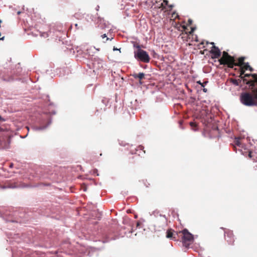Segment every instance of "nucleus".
<instances>
[{
    "mask_svg": "<svg viewBox=\"0 0 257 257\" xmlns=\"http://www.w3.org/2000/svg\"><path fill=\"white\" fill-rule=\"evenodd\" d=\"M255 98L257 99V94L255 95ZM240 100L245 106H252L257 105V102L254 100L252 95L248 92L242 93L240 96Z\"/></svg>",
    "mask_w": 257,
    "mask_h": 257,
    "instance_id": "nucleus-1",
    "label": "nucleus"
},
{
    "mask_svg": "<svg viewBox=\"0 0 257 257\" xmlns=\"http://www.w3.org/2000/svg\"><path fill=\"white\" fill-rule=\"evenodd\" d=\"M181 232L182 234V240L183 245L186 248H189L190 245L193 242L194 239L193 234L190 233L186 228L183 229Z\"/></svg>",
    "mask_w": 257,
    "mask_h": 257,
    "instance_id": "nucleus-2",
    "label": "nucleus"
},
{
    "mask_svg": "<svg viewBox=\"0 0 257 257\" xmlns=\"http://www.w3.org/2000/svg\"><path fill=\"white\" fill-rule=\"evenodd\" d=\"M134 58L139 62L143 63H149L150 61V57L148 53L144 50L138 52H134Z\"/></svg>",
    "mask_w": 257,
    "mask_h": 257,
    "instance_id": "nucleus-3",
    "label": "nucleus"
},
{
    "mask_svg": "<svg viewBox=\"0 0 257 257\" xmlns=\"http://www.w3.org/2000/svg\"><path fill=\"white\" fill-rule=\"evenodd\" d=\"M52 118L49 117L45 120H44L40 126H36L33 127L35 131H41L45 130L52 123Z\"/></svg>",
    "mask_w": 257,
    "mask_h": 257,
    "instance_id": "nucleus-4",
    "label": "nucleus"
},
{
    "mask_svg": "<svg viewBox=\"0 0 257 257\" xmlns=\"http://www.w3.org/2000/svg\"><path fill=\"white\" fill-rule=\"evenodd\" d=\"M93 65L97 69L102 68L105 64L103 60L98 56H95L93 59Z\"/></svg>",
    "mask_w": 257,
    "mask_h": 257,
    "instance_id": "nucleus-5",
    "label": "nucleus"
},
{
    "mask_svg": "<svg viewBox=\"0 0 257 257\" xmlns=\"http://www.w3.org/2000/svg\"><path fill=\"white\" fill-rule=\"evenodd\" d=\"M210 53L211 55L212 59H216L219 58L221 55V51L219 48L216 46H212L210 50Z\"/></svg>",
    "mask_w": 257,
    "mask_h": 257,
    "instance_id": "nucleus-6",
    "label": "nucleus"
},
{
    "mask_svg": "<svg viewBox=\"0 0 257 257\" xmlns=\"http://www.w3.org/2000/svg\"><path fill=\"white\" fill-rule=\"evenodd\" d=\"M224 236L225 240L227 241L229 244H233L234 237L232 231L227 230V231H224Z\"/></svg>",
    "mask_w": 257,
    "mask_h": 257,
    "instance_id": "nucleus-7",
    "label": "nucleus"
},
{
    "mask_svg": "<svg viewBox=\"0 0 257 257\" xmlns=\"http://www.w3.org/2000/svg\"><path fill=\"white\" fill-rule=\"evenodd\" d=\"M222 54L224 57L220 58L219 61L220 64L224 65L226 64L229 61V59L231 57L228 54L227 52L225 51H223L222 52Z\"/></svg>",
    "mask_w": 257,
    "mask_h": 257,
    "instance_id": "nucleus-8",
    "label": "nucleus"
},
{
    "mask_svg": "<svg viewBox=\"0 0 257 257\" xmlns=\"http://www.w3.org/2000/svg\"><path fill=\"white\" fill-rule=\"evenodd\" d=\"M204 123L205 125L208 127H211L214 130H218V127L215 124H212L213 118L211 116H210L209 118H208L204 120Z\"/></svg>",
    "mask_w": 257,
    "mask_h": 257,
    "instance_id": "nucleus-9",
    "label": "nucleus"
},
{
    "mask_svg": "<svg viewBox=\"0 0 257 257\" xmlns=\"http://www.w3.org/2000/svg\"><path fill=\"white\" fill-rule=\"evenodd\" d=\"M176 235H178L177 232H174V231L172 229H168L166 232V237L168 238L175 240Z\"/></svg>",
    "mask_w": 257,
    "mask_h": 257,
    "instance_id": "nucleus-10",
    "label": "nucleus"
},
{
    "mask_svg": "<svg viewBox=\"0 0 257 257\" xmlns=\"http://www.w3.org/2000/svg\"><path fill=\"white\" fill-rule=\"evenodd\" d=\"M134 78L138 79L139 80H142L145 78V74L143 72H140L139 73H134L131 74Z\"/></svg>",
    "mask_w": 257,
    "mask_h": 257,
    "instance_id": "nucleus-11",
    "label": "nucleus"
},
{
    "mask_svg": "<svg viewBox=\"0 0 257 257\" xmlns=\"http://www.w3.org/2000/svg\"><path fill=\"white\" fill-rule=\"evenodd\" d=\"M94 49H95V47H91L90 48H88L86 49L85 52H84V56H93V53H94V52H92V50H94Z\"/></svg>",
    "mask_w": 257,
    "mask_h": 257,
    "instance_id": "nucleus-12",
    "label": "nucleus"
},
{
    "mask_svg": "<svg viewBox=\"0 0 257 257\" xmlns=\"http://www.w3.org/2000/svg\"><path fill=\"white\" fill-rule=\"evenodd\" d=\"M132 43L133 44V47L136 49V50H135L134 52H138L139 51L143 50V49H142L143 46L134 41H132Z\"/></svg>",
    "mask_w": 257,
    "mask_h": 257,
    "instance_id": "nucleus-13",
    "label": "nucleus"
},
{
    "mask_svg": "<svg viewBox=\"0 0 257 257\" xmlns=\"http://www.w3.org/2000/svg\"><path fill=\"white\" fill-rule=\"evenodd\" d=\"M132 43L133 44V47L136 49V50H135L134 52H138L139 51L143 50V49H142L143 46L134 41H132Z\"/></svg>",
    "mask_w": 257,
    "mask_h": 257,
    "instance_id": "nucleus-14",
    "label": "nucleus"
},
{
    "mask_svg": "<svg viewBox=\"0 0 257 257\" xmlns=\"http://www.w3.org/2000/svg\"><path fill=\"white\" fill-rule=\"evenodd\" d=\"M242 71H244V70H241V72H242ZM242 76H244V77H249L251 76L252 77V78L254 79V82L257 81V74H256L255 73H246V74H245L244 73V74H242Z\"/></svg>",
    "mask_w": 257,
    "mask_h": 257,
    "instance_id": "nucleus-15",
    "label": "nucleus"
},
{
    "mask_svg": "<svg viewBox=\"0 0 257 257\" xmlns=\"http://www.w3.org/2000/svg\"><path fill=\"white\" fill-rule=\"evenodd\" d=\"M242 74H244V71H242V72H240V75L239 76V77L240 78V80H241V81H242L243 82V83L247 84V85H250L251 83H252V81H250L249 80H248L247 79H246L245 78V77H244V76H242Z\"/></svg>",
    "mask_w": 257,
    "mask_h": 257,
    "instance_id": "nucleus-16",
    "label": "nucleus"
},
{
    "mask_svg": "<svg viewBox=\"0 0 257 257\" xmlns=\"http://www.w3.org/2000/svg\"><path fill=\"white\" fill-rule=\"evenodd\" d=\"M116 239V237H114V236L110 237L108 235H106L104 237V239L102 240V242L103 243L108 242L111 240H115Z\"/></svg>",
    "mask_w": 257,
    "mask_h": 257,
    "instance_id": "nucleus-17",
    "label": "nucleus"
},
{
    "mask_svg": "<svg viewBox=\"0 0 257 257\" xmlns=\"http://www.w3.org/2000/svg\"><path fill=\"white\" fill-rule=\"evenodd\" d=\"M244 70H248L250 72H253L254 71V69L252 67H251L248 62H244Z\"/></svg>",
    "mask_w": 257,
    "mask_h": 257,
    "instance_id": "nucleus-18",
    "label": "nucleus"
},
{
    "mask_svg": "<svg viewBox=\"0 0 257 257\" xmlns=\"http://www.w3.org/2000/svg\"><path fill=\"white\" fill-rule=\"evenodd\" d=\"M100 23L98 24V27H99L100 29H104L107 27V25L105 23H103L104 20L100 19L99 20Z\"/></svg>",
    "mask_w": 257,
    "mask_h": 257,
    "instance_id": "nucleus-19",
    "label": "nucleus"
},
{
    "mask_svg": "<svg viewBox=\"0 0 257 257\" xmlns=\"http://www.w3.org/2000/svg\"><path fill=\"white\" fill-rule=\"evenodd\" d=\"M231 82L235 86H239V83L241 82V80L234 79L231 80Z\"/></svg>",
    "mask_w": 257,
    "mask_h": 257,
    "instance_id": "nucleus-20",
    "label": "nucleus"
},
{
    "mask_svg": "<svg viewBox=\"0 0 257 257\" xmlns=\"http://www.w3.org/2000/svg\"><path fill=\"white\" fill-rule=\"evenodd\" d=\"M5 149H8L9 148V146L11 144V137H9L8 139H7V141L6 142H5Z\"/></svg>",
    "mask_w": 257,
    "mask_h": 257,
    "instance_id": "nucleus-21",
    "label": "nucleus"
},
{
    "mask_svg": "<svg viewBox=\"0 0 257 257\" xmlns=\"http://www.w3.org/2000/svg\"><path fill=\"white\" fill-rule=\"evenodd\" d=\"M5 149H8L9 148V146L11 144V137H9L8 139H7V141L6 142H5Z\"/></svg>",
    "mask_w": 257,
    "mask_h": 257,
    "instance_id": "nucleus-22",
    "label": "nucleus"
},
{
    "mask_svg": "<svg viewBox=\"0 0 257 257\" xmlns=\"http://www.w3.org/2000/svg\"><path fill=\"white\" fill-rule=\"evenodd\" d=\"M17 187H18L17 186H16L15 185L10 184V185L4 186L3 188L4 189H6V188L14 189V188H17Z\"/></svg>",
    "mask_w": 257,
    "mask_h": 257,
    "instance_id": "nucleus-23",
    "label": "nucleus"
},
{
    "mask_svg": "<svg viewBox=\"0 0 257 257\" xmlns=\"http://www.w3.org/2000/svg\"><path fill=\"white\" fill-rule=\"evenodd\" d=\"M234 143H235V145H236V146H237L238 147H240L241 143L240 142L239 138L235 137L234 138Z\"/></svg>",
    "mask_w": 257,
    "mask_h": 257,
    "instance_id": "nucleus-24",
    "label": "nucleus"
},
{
    "mask_svg": "<svg viewBox=\"0 0 257 257\" xmlns=\"http://www.w3.org/2000/svg\"><path fill=\"white\" fill-rule=\"evenodd\" d=\"M207 83H208L207 81H206L205 82H201L200 80L197 81V83L200 85L202 87H204Z\"/></svg>",
    "mask_w": 257,
    "mask_h": 257,
    "instance_id": "nucleus-25",
    "label": "nucleus"
},
{
    "mask_svg": "<svg viewBox=\"0 0 257 257\" xmlns=\"http://www.w3.org/2000/svg\"><path fill=\"white\" fill-rule=\"evenodd\" d=\"M151 55L153 56V57L154 58H157L158 55L157 53L155 51V50H151Z\"/></svg>",
    "mask_w": 257,
    "mask_h": 257,
    "instance_id": "nucleus-26",
    "label": "nucleus"
},
{
    "mask_svg": "<svg viewBox=\"0 0 257 257\" xmlns=\"http://www.w3.org/2000/svg\"><path fill=\"white\" fill-rule=\"evenodd\" d=\"M101 37L104 39V38H106V41H107V40H111L113 38H108L106 36V34H104L103 35H101Z\"/></svg>",
    "mask_w": 257,
    "mask_h": 257,
    "instance_id": "nucleus-27",
    "label": "nucleus"
},
{
    "mask_svg": "<svg viewBox=\"0 0 257 257\" xmlns=\"http://www.w3.org/2000/svg\"><path fill=\"white\" fill-rule=\"evenodd\" d=\"M245 59V57H240L239 58V61L240 63H243V64H244V60Z\"/></svg>",
    "mask_w": 257,
    "mask_h": 257,
    "instance_id": "nucleus-28",
    "label": "nucleus"
},
{
    "mask_svg": "<svg viewBox=\"0 0 257 257\" xmlns=\"http://www.w3.org/2000/svg\"><path fill=\"white\" fill-rule=\"evenodd\" d=\"M144 149V146H142V145H140L139 146H138V149H137V151H138L139 150H143Z\"/></svg>",
    "mask_w": 257,
    "mask_h": 257,
    "instance_id": "nucleus-29",
    "label": "nucleus"
},
{
    "mask_svg": "<svg viewBox=\"0 0 257 257\" xmlns=\"http://www.w3.org/2000/svg\"><path fill=\"white\" fill-rule=\"evenodd\" d=\"M90 248L92 251H95L99 249L98 248L95 247H90Z\"/></svg>",
    "mask_w": 257,
    "mask_h": 257,
    "instance_id": "nucleus-30",
    "label": "nucleus"
},
{
    "mask_svg": "<svg viewBox=\"0 0 257 257\" xmlns=\"http://www.w3.org/2000/svg\"><path fill=\"white\" fill-rule=\"evenodd\" d=\"M196 100V98L194 97H190V101L191 103H194L195 101Z\"/></svg>",
    "mask_w": 257,
    "mask_h": 257,
    "instance_id": "nucleus-31",
    "label": "nucleus"
},
{
    "mask_svg": "<svg viewBox=\"0 0 257 257\" xmlns=\"http://www.w3.org/2000/svg\"><path fill=\"white\" fill-rule=\"evenodd\" d=\"M160 217H163V218H164L163 219V222H164V223H166L167 219H166L165 215H160Z\"/></svg>",
    "mask_w": 257,
    "mask_h": 257,
    "instance_id": "nucleus-32",
    "label": "nucleus"
},
{
    "mask_svg": "<svg viewBox=\"0 0 257 257\" xmlns=\"http://www.w3.org/2000/svg\"><path fill=\"white\" fill-rule=\"evenodd\" d=\"M193 23V21L192 20H191V19H189L188 20V24L189 25H191Z\"/></svg>",
    "mask_w": 257,
    "mask_h": 257,
    "instance_id": "nucleus-33",
    "label": "nucleus"
},
{
    "mask_svg": "<svg viewBox=\"0 0 257 257\" xmlns=\"http://www.w3.org/2000/svg\"><path fill=\"white\" fill-rule=\"evenodd\" d=\"M196 27H192L191 28L190 33H193L194 32V31L196 30Z\"/></svg>",
    "mask_w": 257,
    "mask_h": 257,
    "instance_id": "nucleus-34",
    "label": "nucleus"
},
{
    "mask_svg": "<svg viewBox=\"0 0 257 257\" xmlns=\"http://www.w3.org/2000/svg\"><path fill=\"white\" fill-rule=\"evenodd\" d=\"M141 225V222L140 221H137V228H140Z\"/></svg>",
    "mask_w": 257,
    "mask_h": 257,
    "instance_id": "nucleus-35",
    "label": "nucleus"
},
{
    "mask_svg": "<svg viewBox=\"0 0 257 257\" xmlns=\"http://www.w3.org/2000/svg\"><path fill=\"white\" fill-rule=\"evenodd\" d=\"M113 51H119L120 52V48L118 49L116 47H113Z\"/></svg>",
    "mask_w": 257,
    "mask_h": 257,
    "instance_id": "nucleus-36",
    "label": "nucleus"
},
{
    "mask_svg": "<svg viewBox=\"0 0 257 257\" xmlns=\"http://www.w3.org/2000/svg\"><path fill=\"white\" fill-rule=\"evenodd\" d=\"M94 174H96L97 176L99 175L98 173V170L97 169H95L94 170Z\"/></svg>",
    "mask_w": 257,
    "mask_h": 257,
    "instance_id": "nucleus-37",
    "label": "nucleus"
},
{
    "mask_svg": "<svg viewBox=\"0 0 257 257\" xmlns=\"http://www.w3.org/2000/svg\"><path fill=\"white\" fill-rule=\"evenodd\" d=\"M138 84H139V85H141L143 84V82L142 81V80H139Z\"/></svg>",
    "mask_w": 257,
    "mask_h": 257,
    "instance_id": "nucleus-38",
    "label": "nucleus"
},
{
    "mask_svg": "<svg viewBox=\"0 0 257 257\" xmlns=\"http://www.w3.org/2000/svg\"><path fill=\"white\" fill-rule=\"evenodd\" d=\"M164 3L166 5H168L169 2H168V0H164Z\"/></svg>",
    "mask_w": 257,
    "mask_h": 257,
    "instance_id": "nucleus-39",
    "label": "nucleus"
},
{
    "mask_svg": "<svg viewBox=\"0 0 257 257\" xmlns=\"http://www.w3.org/2000/svg\"><path fill=\"white\" fill-rule=\"evenodd\" d=\"M50 113L51 114L54 115L56 113V111L55 110H53Z\"/></svg>",
    "mask_w": 257,
    "mask_h": 257,
    "instance_id": "nucleus-40",
    "label": "nucleus"
},
{
    "mask_svg": "<svg viewBox=\"0 0 257 257\" xmlns=\"http://www.w3.org/2000/svg\"><path fill=\"white\" fill-rule=\"evenodd\" d=\"M249 158H251L252 157V155H251V152H249L248 153V155Z\"/></svg>",
    "mask_w": 257,
    "mask_h": 257,
    "instance_id": "nucleus-41",
    "label": "nucleus"
},
{
    "mask_svg": "<svg viewBox=\"0 0 257 257\" xmlns=\"http://www.w3.org/2000/svg\"><path fill=\"white\" fill-rule=\"evenodd\" d=\"M5 120V119L4 118H3L2 116L0 115V121H4Z\"/></svg>",
    "mask_w": 257,
    "mask_h": 257,
    "instance_id": "nucleus-42",
    "label": "nucleus"
},
{
    "mask_svg": "<svg viewBox=\"0 0 257 257\" xmlns=\"http://www.w3.org/2000/svg\"><path fill=\"white\" fill-rule=\"evenodd\" d=\"M203 91L204 92H206L207 91V88H205L204 87H203Z\"/></svg>",
    "mask_w": 257,
    "mask_h": 257,
    "instance_id": "nucleus-43",
    "label": "nucleus"
},
{
    "mask_svg": "<svg viewBox=\"0 0 257 257\" xmlns=\"http://www.w3.org/2000/svg\"><path fill=\"white\" fill-rule=\"evenodd\" d=\"M173 7V5H170L169 6V8L170 9H172Z\"/></svg>",
    "mask_w": 257,
    "mask_h": 257,
    "instance_id": "nucleus-44",
    "label": "nucleus"
},
{
    "mask_svg": "<svg viewBox=\"0 0 257 257\" xmlns=\"http://www.w3.org/2000/svg\"><path fill=\"white\" fill-rule=\"evenodd\" d=\"M209 44L212 45V46H215V43L214 42H210Z\"/></svg>",
    "mask_w": 257,
    "mask_h": 257,
    "instance_id": "nucleus-45",
    "label": "nucleus"
},
{
    "mask_svg": "<svg viewBox=\"0 0 257 257\" xmlns=\"http://www.w3.org/2000/svg\"><path fill=\"white\" fill-rule=\"evenodd\" d=\"M5 37L3 36L2 38H0V40H4Z\"/></svg>",
    "mask_w": 257,
    "mask_h": 257,
    "instance_id": "nucleus-46",
    "label": "nucleus"
},
{
    "mask_svg": "<svg viewBox=\"0 0 257 257\" xmlns=\"http://www.w3.org/2000/svg\"><path fill=\"white\" fill-rule=\"evenodd\" d=\"M133 231H134V230L133 228H132L131 230L129 231V233H132L133 232Z\"/></svg>",
    "mask_w": 257,
    "mask_h": 257,
    "instance_id": "nucleus-47",
    "label": "nucleus"
},
{
    "mask_svg": "<svg viewBox=\"0 0 257 257\" xmlns=\"http://www.w3.org/2000/svg\"><path fill=\"white\" fill-rule=\"evenodd\" d=\"M30 187V186L28 185H25L24 186V187Z\"/></svg>",
    "mask_w": 257,
    "mask_h": 257,
    "instance_id": "nucleus-48",
    "label": "nucleus"
},
{
    "mask_svg": "<svg viewBox=\"0 0 257 257\" xmlns=\"http://www.w3.org/2000/svg\"><path fill=\"white\" fill-rule=\"evenodd\" d=\"M99 8V7L98 6H97L96 7V11H98Z\"/></svg>",
    "mask_w": 257,
    "mask_h": 257,
    "instance_id": "nucleus-49",
    "label": "nucleus"
},
{
    "mask_svg": "<svg viewBox=\"0 0 257 257\" xmlns=\"http://www.w3.org/2000/svg\"><path fill=\"white\" fill-rule=\"evenodd\" d=\"M13 167V164H11L10 165V168H12Z\"/></svg>",
    "mask_w": 257,
    "mask_h": 257,
    "instance_id": "nucleus-50",
    "label": "nucleus"
},
{
    "mask_svg": "<svg viewBox=\"0 0 257 257\" xmlns=\"http://www.w3.org/2000/svg\"><path fill=\"white\" fill-rule=\"evenodd\" d=\"M2 20L0 19V28L1 27V24L2 23Z\"/></svg>",
    "mask_w": 257,
    "mask_h": 257,
    "instance_id": "nucleus-51",
    "label": "nucleus"
},
{
    "mask_svg": "<svg viewBox=\"0 0 257 257\" xmlns=\"http://www.w3.org/2000/svg\"><path fill=\"white\" fill-rule=\"evenodd\" d=\"M193 123H193V122H190V125H191V126H192V125H193Z\"/></svg>",
    "mask_w": 257,
    "mask_h": 257,
    "instance_id": "nucleus-52",
    "label": "nucleus"
},
{
    "mask_svg": "<svg viewBox=\"0 0 257 257\" xmlns=\"http://www.w3.org/2000/svg\"><path fill=\"white\" fill-rule=\"evenodd\" d=\"M21 12L20 11H18V12H17V14H18V15H20V14H21Z\"/></svg>",
    "mask_w": 257,
    "mask_h": 257,
    "instance_id": "nucleus-53",
    "label": "nucleus"
},
{
    "mask_svg": "<svg viewBox=\"0 0 257 257\" xmlns=\"http://www.w3.org/2000/svg\"><path fill=\"white\" fill-rule=\"evenodd\" d=\"M95 49H96L97 51H99V49H96L95 48Z\"/></svg>",
    "mask_w": 257,
    "mask_h": 257,
    "instance_id": "nucleus-54",
    "label": "nucleus"
},
{
    "mask_svg": "<svg viewBox=\"0 0 257 257\" xmlns=\"http://www.w3.org/2000/svg\"><path fill=\"white\" fill-rule=\"evenodd\" d=\"M137 217H138V216H137V215H135V218H137Z\"/></svg>",
    "mask_w": 257,
    "mask_h": 257,
    "instance_id": "nucleus-55",
    "label": "nucleus"
},
{
    "mask_svg": "<svg viewBox=\"0 0 257 257\" xmlns=\"http://www.w3.org/2000/svg\"><path fill=\"white\" fill-rule=\"evenodd\" d=\"M138 100L137 99L135 100V102H137Z\"/></svg>",
    "mask_w": 257,
    "mask_h": 257,
    "instance_id": "nucleus-56",
    "label": "nucleus"
},
{
    "mask_svg": "<svg viewBox=\"0 0 257 257\" xmlns=\"http://www.w3.org/2000/svg\"><path fill=\"white\" fill-rule=\"evenodd\" d=\"M77 25H77V24H75V26H76V27H77Z\"/></svg>",
    "mask_w": 257,
    "mask_h": 257,
    "instance_id": "nucleus-57",
    "label": "nucleus"
},
{
    "mask_svg": "<svg viewBox=\"0 0 257 257\" xmlns=\"http://www.w3.org/2000/svg\"><path fill=\"white\" fill-rule=\"evenodd\" d=\"M221 229H224V228L223 227H221Z\"/></svg>",
    "mask_w": 257,
    "mask_h": 257,
    "instance_id": "nucleus-58",
    "label": "nucleus"
}]
</instances>
